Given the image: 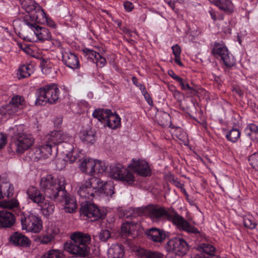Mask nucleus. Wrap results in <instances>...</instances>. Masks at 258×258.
<instances>
[{
    "instance_id": "f3484780",
    "label": "nucleus",
    "mask_w": 258,
    "mask_h": 258,
    "mask_svg": "<svg viewBox=\"0 0 258 258\" xmlns=\"http://www.w3.org/2000/svg\"><path fill=\"white\" fill-rule=\"evenodd\" d=\"M61 196L63 202L62 206L64 211L69 213L75 212L77 208L76 199L73 196L68 195L66 191L65 194L63 196L61 195Z\"/></svg>"
},
{
    "instance_id": "4c0bfd02",
    "label": "nucleus",
    "mask_w": 258,
    "mask_h": 258,
    "mask_svg": "<svg viewBox=\"0 0 258 258\" xmlns=\"http://www.w3.org/2000/svg\"><path fill=\"white\" fill-rule=\"evenodd\" d=\"M226 137L229 141L235 143L240 138V132L238 129L233 128L227 133Z\"/></svg>"
},
{
    "instance_id": "b1692460",
    "label": "nucleus",
    "mask_w": 258,
    "mask_h": 258,
    "mask_svg": "<svg viewBox=\"0 0 258 258\" xmlns=\"http://www.w3.org/2000/svg\"><path fill=\"white\" fill-rule=\"evenodd\" d=\"M95 160L93 159H85L80 165V169L82 172L90 175L95 173Z\"/></svg>"
},
{
    "instance_id": "e433bc0d",
    "label": "nucleus",
    "mask_w": 258,
    "mask_h": 258,
    "mask_svg": "<svg viewBox=\"0 0 258 258\" xmlns=\"http://www.w3.org/2000/svg\"><path fill=\"white\" fill-rule=\"evenodd\" d=\"M157 119L159 124L161 126H166L171 125L170 116L166 112H163L159 113L157 117Z\"/></svg>"
},
{
    "instance_id": "37998d69",
    "label": "nucleus",
    "mask_w": 258,
    "mask_h": 258,
    "mask_svg": "<svg viewBox=\"0 0 258 258\" xmlns=\"http://www.w3.org/2000/svg\"><path fill=\"white\" fill-rule=\"evenodd\" d=\"M54 240L52 236L45 231V233L37 237V241L41 244H47Z\"/></svg>"
},
{
    "instance_id": "8fccbe9b",
    "label": "nucleus",
    "mask_w": 258,
    "mask_h": 258,
    "mask_svg": "<svg viewBox=\"0 0 258 258\" xmlns=\"http://www.w3.org/2000/svg\"><path fill=\"white\" fill-rule=\"evenodd\" d=\"M78 157V153L76 151L73 150L72 151L67 154L66 159L67 161L70 162V163H73L75 162Z\"/></svg>"
},
{
    "instance_id": "4d7b16f0",
    "label": "nucleus",
    "mask_w": 258,
    "mask_h": 258,
    "mask_svg": "<svg viewBox=\"0 0 258 258\" xmlns=\"http://www.w3.org/2000/svg\"><path fill=\"white\" fill-rule=\"evenodd\" d=\"M132 82H133V83L136 86H137L138 88H139V89L141 90V92L146 89L145 86L143 84H142L138 82V79L136 77H132Z\"/></svg>"
},
{
    "instance_id": "c9c22d12",
    "label": "nucleus",
    "mask_w": 258,
    "mask_h": 258,
    "mask_svg": "<svg viewBox=\"0 0 258 258\" xmlns=\"http://www.w3.org/2000/svg\"><path fill=\"white\" fill-rule=\"evenodd\" d=\"M111 113L109 109H97L92 114L94 118H97L100 121L103 122L106 121L108 116Z\"/></svg>"
},
{
    "instance_id": "2eb2a0df",
    "label": "nucleus",
    "mask_w": 258,
    "mask_h": 258,
    "mask_svg": "<svg viewBox=\"0 0 258 258\" xmlns=\"http://www.w3.org/2000/svg\"><path fill=\"white\" fill-rule=\"evenodd\" d=\"M25 25L34 32L39 40L45 41L51 39V34L47 29L38 25H33L32 23H30L27 19L25 21Z\"/></svg>"
},
{
    "instance_id": "774afa93",
    "label": "nucleus",
    "mask_w": 258,
    "mask_h": 258,
    "mask_svg": "<svg viewBox=\"0 0 258 258\" xmlns=\"http://www.w3.org/2000/svg\"><path fill=\"white\" fill-rule=\"evenodd\" d=\"M173 79L176 81L178 82L180 85L183 86V79L177 75H175Z\"/></svg>"
},
{
    "instance_id": "7c9ffc66",
    "label": "nucleus",
    "mask_w": 258,
    "mask_h": 258,
    "mask_svg": "<svg viewBox=\"0 0 258 258\" xmlns=\"http://www.w3.org/2000/svg\"><path fill=\"white\" fill-rule=\"evenodd\" d=\"M34 68L32 64H25L21 66L17 71V76L19 79L29 77L33 72Z\"/></svg>"
},
{
    "instance_id": "58836bf2",
    "label": "nucleus",
    "mask_w": 258,
    "mask_h": 258,
    "mask_svg": "<svg viewBox=\"0 0 258 258\" xmlns=\"http://www.w3.org/2000/svg\"><path fill=\"white\" fill-rule=\"evenodd\" d=\"M14 106L18 107V110L21 111L25 106V101L22 96L16 95L14 96L10 102Z\"/></svg>"
},
{
    "instance_id": "412c9836",
    "label": "nucleus",
    "mask_w": 258,
    "mask_h": 258,
    "mask_svg": "<svg viewBox=\"0 0 258 258\" xmlns=\"http://www.w3.org/2000/svg\"><path fill=\"white\" fill-rule=\"evenodd\" d=\"M15 221L14 215L6 210L0 211V227H10Z\"/></svg>"
},
{
    "instance_id": "e2e57ef3",
    "label": "nucleus",
    "mask_w": 258,
    "mask_h": 258,
    "mask_svg": "<svg viewBox=\"0 0 258 258\" xmlns=\"http://www.w3.org/2000/svg\"><path fill=\"white\" fill-rule=\"evenodd\" d=\"M142 95L144 96L145 99L148 102V103L150 105H153V101L150 95V94L148 93V92L147 91L146 89L142 92Z\"/></svg>"
},
{
    "instance_id": "79ce46f5",
    "label": "nucleus",
    "mask_w": 258,
    "mask_h": 258,
    "mask_svg": "<svg viewBox=\"0 0 258 258\" xmlns=\"http://www.w3.org/2000/svg\"><path fill=\"white\" fill-rule=\"evenodd\" d=\"M45 232L54 239L55 237L59 233V229L55 225L51 224L48 226Z\"/></svg>"
},
{
    "instance_id": "6e6d98bb",
    "label": "nucleus",
    "mask_w": 258,
    "mask_h": 258,
    "mask_svg": "<svg viewBox=\"0 0 258 258\" xmlns=\"http://www.w3.org/2000/svg\"><path fill=\"white\" fill-rule=\"evenodd\" d=\"M132 225H134L136 226H135L134 228H131V233H130V235H131L133 238H135L139 234L140 225L138 224L133 223L132 222Z\"/></svg>"
},
{
    "instance_id": "680f3d73",
    "label": "nucleus",
    "mask_w": 258,
    "mask_h": 258,
    "mask_svg": "<svg viewBox=\"0 0 258 258\" xmlns=\"http://www.w3.org/2000/svg\"><path fill=\"white\" fill-rule=\"evenodd\" d=\"M180 86L183 90H188L189 91L190 93L194 95L196 94L197 91L195 89H193L192 87H190L188 84H185L184 82H183V86Z\"/></svg>"
},
{
    "instance_id": "39448f33",
    "label": "nucleus",
    "mask_w": 258,
    "mask_h": 258,
    "mask_svg": "<svg viewBox=\"0 0 258 258\" xmlns=\"http://www.w3.org/2000/svg\"><path fill=\"white\" fill-rule=\"evenodd\" d=\"M100 178L92 177L80 182L78 184V193L85 202H89L98 197L97 189Z\"/></svg>"
},
{
    "instance_id": "864d4df0",
    "label": "nucleus",
    "mask_w": 258,
    "mask_h": 258,
    "mask_svg": "<svg viewBox=\"0 0 258 258\" xmlns=\"http://www.w3.org/2000/svg\"><path fill=\"white\" fill-rule=\"evenodd\" d=\"M95 63L97 66L102 68L105 66L106 63V59L102 56L99 53L97 55L96 58L95 59Z\"/></svg>"
},
{
    "instance_id": "c85d7f7f",
    "label": "nucleus",
    "mask_w": 258,
    "mask_h": 258,
    "mask_svg": "<svg viewBox=\"0 0 258 258\" xmlns=\"http://www.w3.org/2000/svg\"><path fill=\"white\" fill-rule=\"evenodd\" d=\"M13 190V185L9 181L0 183V200L5 197L12 196Z\"/></svg>"
},
{
    "instance_id": "a211bd4d",
    "label": "nucleus",
    "mask_w": 258,
    "mask_h": 258,
    "mask_svg": "<svg viewBox=\"0 0 258 258\" xmlns=\"http://www.w3.org/2000/svg\"><path fill=\"white\" fill-rule=\"evenodd\" d=\"M146 233L148 238L155 242H161L166 237L165 231L156 228H150L147 230Z\"/></svg>"
},
{
    "instance_id": "dca6fc26",
    "label": "nucleus",
    "mask_w": 258,
    "mask_h": 258,
    "mask_svg": "<svg viewBox=\"0 0 258 258\" xmlns=\"http://www.w3.org/2000/svg\"><path fill=\"white\" fill-rule=\"evenodd\" d=\"M132 163L130 165L138 174L143 176H147L150 175L151 171L148 163L144 160L139 159L136 160L133 159Z\"/></svg>"
},
{
    "instance_id": "0eeeda50",
    "label": "nucleus",
    "mask_w": 258,
    "mask_h": 258,
    "mask_svg": "<svg viewBox=\"0 0 258 258\" xmlns=\"http://www.w3.org/2000/svg\"><path fill=\"white\" fill-rule=\"evenodd\" d=\"M110 175L115 180H120L128 184H132L135 181L132 173L127 170L120 164H114L110 167Z\"/></svg>"
},
{
    "instance_id": "473e14b6",
    "label": "nucleus",
    "mask_w": 258,
    "mask_h": 258,
    "mask_svg": "<svg viewBox=\"0 0 258 258\" xmlns=\"http://www.w3.org/2000/svg\"><path fill=\"white\" fill-rule=\"evenodd\" d=\"M21 5L22 8L25 10L28 13L27 15H30L31 13L34 12V10L39 5L36 3L34 0H19Z\"/></svg>"
},
{
    "instance_id": "393cba45",
    "label": "nucleus",
    "mask_w": 258,
    "mask_h": 258,
    "mask_svg": "<svg viewBox=\"0 0 258 258\" xmlns=\"http://www.w3.org/2000/svg\"><path fill=\"white\" fill-rule=\"evenodd\" d=\"M97 189L99 191L98 196L102 194L106 196H111L114 194V186L111 182H105L100 178V182L98 184Z\"/></svg>"
},
{
    "instance_id": "9d476101",
    "label": "nucleus",
    "mask_w": 258,
    "mask_h": 258,
    "mask_svg": "<svg viewBox=\"0 0 258 258\" xmlns=\"http://www.w3.org/2000/svg\"><path fill=\"white\" fill-rule=\"evenodd\" d=\"M165 249L168 252H173L179 255H185L188 250L187 242L182 238H175L170 239L165 245Z\"/></svg>"
},
{
    "instance_id": "f704fd0d",
    "label": "nucleus",
    "mask_w": 258,
    "mask_h": 258,
    "mask_svg": "<svg viewBox=\"0 0 258 258\" xmlns=\"http://www.w3.org/2000/svg\"><path fill=\"white\" fill-rule=\"evenodd\" d=\"M246 136L253 141H258V127L253 123L247 125L244 130Z\"/></svg>"
},
{
    "instance_id": "13d9d810",
    "label": "nucleus",
    "mask_w": 258,
    "mask_h": 258,
    "mask_svg": "<svg viewBox=\"0 0 258 258\" xmlns=\"http://www.w3.org/2000/svg\"><path fill=\"white\" fill-rule=\"evenodd\" d=\"M171 49L174 56H180L181 50L180 46L178 44L173 45L171 47Z\"/></svg>"
},
{
    "instance_id": "c756f323",
    "label": "nucleus",
    "mask_w": 258,
    "mask_h": 258,
    "mask_svg": "<svg viewBox=\"0 0 258 258\" xmlns=\"http://www.w3.org/2000/svg\"><path fill=\"white\" fill-rule=\"evenodd\" d=\"M18 107L14 106L11 103L0 107V114L2 116H11L20 113Z\"/></svg>"
},
{
    "instance_id": "bb28decb",
    "label": "nucleus",
    "mask_w": 258,
    "mask_h": 258,
    "mask_svg": "<svg viewBox=\"0 0 258 258\" xmlns=\"http://www.w3.org/2000/svg\"><path fill=\"white\" fill-rule=\"evenodd\" d=\"M52 147V145H50L49 143H46L44 140V143L37 147L36 153L37 154L40 155V158H47L51 154Z\"/></svg>"
},
{
    "instance_id": "052dcab7",
    "label": "nucleus",
    "mask_w": 258,
    "mask_h": 258,
    "mask_svg": "<svg viewBox=\"0 0 258 258\" xmlns=\"http://www.w3.org/2000/svg\"><path fill=\"white\" fill-rule=\"evenodd\" d=\"M44 24H46L48 26L52 28H56V24L53 21V20L49 17L48 16L46 18V21L44 22Z\"/></svg>"
},
{
    "instance_id": "1a4fd4ad",
    "label": "nucleus",
    "mask_w": 258,
    "mask_h": 258,
    "mask_svg": "<svg viewBox=\"0 0 258 258\" xmlns=\"http://www.w3.org/2000/svg\"><path fill=\"white\" fill-rule=\"evenodd\" d=\"M211 53L214 55L220 56L226 67H230L234 64L233 56L230 55L228 48L224 43L214 42L212 45Z\"/></svg>"
},
{
    "instance_id": "bf43d9fd",
    "label": "nucleus",
    "mask_w": 258,
    "mask_h": 258,
    "mask_svg": "<svg viewBox=\"0 0 258 258\" xmlns=\"http://www.w3.org/2000/svg\"><path fill=\"white\" fill-rule=\"evenodd\" d=\"M7 137L2 133H0V150L3 148L6 144Z\"/></svg>"
},
{
    "instance_id": "6ab92c4d",
    "label": "nucleus",
    "mask_w": 258,
    "mask_h": 258,
    "mask_svg": "<svg viewBox=\"0 0 258 258\" xmlns=\"http://www.w3.org/2000/svg\"><path fill=\"white\" fill-rule=\"evenodd\" d=\"M10 238L11 242L16 246L28 247L31 244L30 239L24 235L19 232H15L11 235Z\"/></svg>"
},
{
    "instance_id": "7ed1b4c3",
    "label": "nucleus",
    "mask_w": 258,
    "mask_h": 258,
    "mask_svg": "<svg viewBox=\"0 0 258 258\" xmlns=\"http://www.w3.org/2000/svg\"><path fill=\"white\" fill-rule=\"evenodd\" d=\"M23 125L19 124L10 128L9 131L12 136L11 148L18 154H22L29 149L34 143V139L31 135L22 133Z\"/></svg>"
},
{
    "instance_id": "cd10ccee",
    "label": "nucleus",
    "mask_w": 258,
    "mask_h": 258,
    "mask_svg": "<svg viewBox=\"0 0 258 258\" xmlns=\"http://www.w3.org/2000/svg\"><path fill=\"white\" fill-rule=\"evenodd\" d=\"M106 125L111 129H116L121 125V118L117 114L111 112L106 121Z\"/></svg>"
},
{
    "instance_id": "20e7f679",
    "label": "nucleus",
    "mask_w": 258,
    "mask_h": 258,
    "mask_svg": "<svg viewBox=\"0 0 258 258\" xmlns=\"http://www.w3.org/2000/svg\"><path fill=\"white\" fill-rule=\"evenodd\" d=\"M40 185L46 196L52 200L59 201V195L63 196L65 194L63 177L56 178L50 174L47 175L42 178Z\"/></svg>"
},
{
    "instance_id": "49530a36",
    "label": "nucleus",
    "mask_w": 258,
    "mask_h": 258,
    "mask_svg": "<svg viewBox=\"0 0 258 258\" xmlns=\"http://www.w3.org/2000/svg\"><path fill=\"white\" fill-rule=\"evenodd\" d=\"M249 164L256 169H258V152L254 153L248 158Z\"/></svg>"
},
{
    "instance_id": "4be33fe9",
    "label": "nucleus",
    "mask_w": 258,
    "mask_h": 258,
    "mask_svg": "<svg viewBox=\"0 0 258 258\" xmlns=\"http://www.w3.org/2000/svg\"><path fill=\"white\" fill-rule=\"evenodd\" d=\"M27 195L29 199L38 206L42 203L45 198L40 191L34 186L29 187L27 191Z\"/></svg>"
},
{
    "instance_id": "c03bdc74",
    "label": "nucleus",
    "mask_w": 258,
    "mask_h": 258,
    "mask_svg": "<svg viewBox=\"0 0 258 258\" xmlns=\"http://www.w3.org/2000/svg\"><path fill=\"white\" fill-rule=\"evenodd\" d=\"M95 172L103 173L105 172L107 166L104 162L95 160Z\"/></svg>"
},
{
    "instance_id": "f8f14e48",
    "label": "nucleus",
    "mask_w": 258,
    "mask_h": 258,
    "mask_svg": "<svg viewBox=\"0 0 258 258\" xmlns=\"http://www.w3.org/2000/svg\"><path fill=\"white\" fill-rule=\"evenodd\" d=\"M82 213L91 221H95L99 219L104 218L105 214L94 204H86L81 208Z\"/></svg>"
},
{
    "instance_id": "a19ab883",
    "label": "nucleus",
    "mask_w": 258,
    "mask_h": 258,
    "mask_svg": "<svg viewBox=\"0 0 258 258\" xmlns=\"http://www.w3.org/2000/svg\"><path fill=\"white\" fill-rule=\"evenodd\" d=\"M40 66L43 74H49L51 73L52 64L49 59H42L40 60Z\"/></svg>"
},
{
    "instance_id": "6e6552de",
    "label": "nucleus",
    "mask_w": 258,
    "mask_h": 258,
    "mask_svg": "<svg viewBox=\"0 0 258 258\" xmlns=\"http://www.w3.org/2000/svg\"><path fill=\"white\" fill-rule=\"evenodd\" d=\"M22 228L27 232L38 233L42 229V222L41 218L33 213L23 216L21 219Z\"/></svg>"
},
{
    "instance_id": "2f4dec72",
    "label": "nucleus",
    "mask_w": 258,
    "mask_h": 258,
    "mask_svg": "<svg viewBox=\"0 0 258 258\" xmlns=\"http://www.w3.org/2000/svg\"><path fill=\"white\" fill-rule=\"evenodd\" d=\"M137 254L140 258H165V256L157 251H151L143 248L139 249Z\"/></svg>"
},
{
    "instance_id": "de8ad7c7",
    "label": "nucleus",
    "mask_w": 258,
    "mask_h": 258,
    "mask_svg": "<svg viewBox=\"0 0 258 258\" xmlns=\"http://www.w3.org/2000/svg\"><path fill=\"white\" fill-rule=\"evenodd\" d=\"M244 225L249 229H254L256 227V223L252 217H244L243 218Z\"/></svg>"
},
{
    "instance_id": "f03ea898",
    "label": "nucleus",
    "mask_w": 258,
    "mask_h": 258,
    "mask_svg": "<svg viewBox=\"0 0 258 258\" xmlns=\"http://www.w3.org/2000/svg\"><path fill=\"white\" fill-rule=\"evenodd\" d=\"M71 240L64 244V250L79 257H86L90 254L91 236L86 233L75 232L70 235Z\"/></svg>"
},
{
    "instance_id": "72a5a7b5",
    "label": "nucleus",
    "mask_w": 258,
    "mask_h": 258,
    "mask_svg": "<svg viewBox=\"0 0 258 258\" xmlns=\"http://www.w3.org/2000/svg\"><path fill=\"white\" fill-rule=\"evenodd\" d=\"M39 206L40 207L43 214L45 216L52 215L54 211L55 206L54 204L45 199Z\"/></svg>"
},
{
    "instance_id": "5fc2aeb1",
    "label": "nucleus",
    "mask_w": 258,
    "mask_h": 258,
    "mask_svg": "<svg viewBox=\"0 0 258 258\" xmlns=\"http://www.w3.org/2000/svg\"><path fill=\"white\" fill-rule=\"evenodd\" d=\"M19 205V202L17 200L15 199H13L12 200H9L5 202V207L9 209H13L14 208H16Z\"/></svg>"
},
{
    "instance_id": "3c124183",
    "label": "nucleus",
    "mask_w": 258,
    "mask_h": 258,
    "mask_svg": "<svg viewBox=\"0 0 258 258\" xmlns=\"http://www.w3.org/2000/svg\"><path fill=\"white\" fill-rule=\"evenodd\" d=\"M99 238L102 241H106L110 237V233L109 230L106 229L101 230L99 233Z\"/></svg>"
},
{
    "instance_id": "0e129e2a",
    "label": "nucleus",
    "mask_w": 258,
    "mask_h": 258,
    "mask_svg": "<svg viewBox=\"0 0 258 258\" xmlns=\"http://www.w3.org/2000/svg\"><path fill=\"white\" fill-rule=\"evenodd\" d=\"M124 9L127 12H131L134 8L133 4L128 1H126L123 4Z\"/></svg>"
},
{
    "instance_id": "aec40b11",
    "label": "nucleus",
    "mask_w": 258,
    "mask_h": 258,
    "mask_svg": "<svg viewBox=\"0 0 258 258\" xmlns=\"http://www.w3.org/2000/svg\"><path fill=\"white\" fill-rule=\"evenodd\" d=\"M79 137L82 142L87 144H92L95 142V132L90 127L83 128Z\"/></svg>"
},
{
    "instance_id": "5701e85b",
    "label": "nucleus",
    "mask_w": 258,
    "mask_h": 258,
    "mask_svg": "<svg viewBox=\"0 0 258 258\" xmlns=\"http://www.w3.org/2000/svg\"><path fill=\"white\" fill-rule=\"evenodd\" d=\"M124 254L123 246L120 244H113L108 249V258H122Z\"/></svg>"
},
{
    "instance_id": "9b49d317",
    "label": "nucleus",
    "mask_w": 258,
    "mask_h": 258,
    "mask_svg": "<svg viewBox=\"0 0 258 258\" xmlns=\"http://www.w3.org/2000/svg\"><path fill=\"white\" fill-rule=\"evenodd\" d=\"M71 139V136L62 131H54L49 133L44 139L46 143H49L50 145H55L64 142H68Z\"/></svg>"
},
{
    "instance_id": "69168bd1",
    "label": "nucleus",
    "mask_w": 258,
    "mask_h": 258,
    "mask_svg": "<svg viewBox=\"0 0 258 258\" xmlns=\"http://www.w3.org/2000/svg\"><path fill=\"white\" fill-rule=\"evenodd\" d=\"M172 94L175 98L177 99H180L181 94L175 87H173Z\"/></svg>"
},
{
    "instance_id": "a18cd8bd",
    "label": "nucleus",
    "mask_w": 258,
    "mask_h": 258,
    "mask_svg": "<svg viewBox=\"0 0 258 258\" xmlns=\"http://www.w3.org/2000/svg\"><path fill=\"white\" fill-rule=\"evenodd\" d=\"M83 52L85 54V56L88 59H92L95 62V59L96 58L97 55L99 53L93 50L87 48H85L83 49Z\"/></svg>"
},
{
    "instance_id": "09e8293b",
    "label": "nucleus",
    "mask_w": 258,
    "mask_h": 258,
    "mask_svg": "<svg viewBox=\"0 0 258 258\" xmlns=\"http://www.w3.org/2000/svg\"><path fill=\"white\" fill-rule=\"evenodd\" d=\"M135 226L132 225V222H126L123 223L121 226V232L125 236H129L131 233V228H134Z\"/></svg>"
},
{
    "instance_id": "603ef678",
    "label": "nucleus",
    "mask_w": 258,
    "mask_h": 258,
    "mask_svg": "<svg viewBox=\"0 0 258 258\" xmlns=\"http://www.w3.org/2000/svg\"><path fill=\"white\" fill-rule=\"evenodd\" d=\"M50 258H62V252L58 249H50L47 251Z\"/></svg>"
},
{
    "instance_id": "f257e3e1",
    "label": "nucleus",
    "mask_w": 258,
    "mask_h": 258,
    "mask_svg": "<svg viewBox=\"0 0 258 258\" xmlns=\"http://www.w3.org/2000/svg\"><path fill=\"white\" fill-rule=\"evenodd\" d=\"M136 216H147L153 221H157L166 219L171 221L178 228L188 233H199V231L191 226L184 218L172 209H165L157 205H148L137 208L134 210Z\"/></svg>"
},
{
    "instance_id": "4468645a",
    "label": "nucleus",
    "mask_w": 258,
    "mask_h": 258,
    "mask_svg": "<svg viewBox=\"0 0 258 258\" xmlns=\"http://www.w3.org/2000/svg\"><path fill=\"white\" fill-rule=\"evenodd\" d=\"M47 16L42 8L39 6H37L34 12L31 13L30 15L25 16L24 23L25 24V21L27 19L30 23H32L33 25H37L36 23L44 24V22L46 21Z\"/></svg>"
},
{
    "instance_id": "ea45409f",
    "label": "nucleus",
    "mask_w": 258,
    "mask_h": 258,
    "mask_svg": "<svg viewBox=\"0 0 258 258\" xmlns=\"http://www.w3.org/2000/svg\"><path fill=\"white\" fill-rule=\"evenodd\" d=\"M199 248L203 252L209 255H213L215 252V247L209 242H203L199 245Z\"/></svg>"
},
{
    "instance_id": "423d86ee",
    "label": "nucleus",
    "mask_w": 258,
    "mask_h": 258,
    "mask_svg": "<svg viewBox=\"0 0 258 258\" xmlns=\"http://www.w3.org/2000/svg\"><path fill=\"white\" fill-rule=\"evenodd\" d=\"M59 94L60 91L56 84L50 83L46 85L39 89L36 104L55 103L59 99Z\"/></svg>"
},
{
    "instance_id": "338daca9",
    "label": "nucleus",
    "mask_w": 258,
    "mask_h": 258,
    "mask_svg": "<svg viewBox=\"0 0 258 258\" xmlns=\"http://www.w3.org/2000/svg\"><path fill=\"white\" fill-rule=\"evenodd\" d=\"M62 119L61 117L56 118L54 119L53 122L55 126H58L62 123Z\"/></svg>"
},
{
    "instance_id": "ddd939ff",
    "label": "nucleus",
    "mask_w": 258,
    "mask_h": 258,
    "mask_svg": "<svg viewBox=\"0 0 258 258\" xmlns=\"http://www.w3.org/2000/svg\"><path fill=\"white\" fill-rule=\"evenodd\" d=\"M61 53L62 61L66 67L73 70L80 68L79 58L76 54L66 50H62Z\"/></svg>"
},
{
    "instance_id": "a878e982",
    "label": "nucleus",
    "mask_w": 258,
    "mask_h": 258,
    "mask_svg": "<svg viewBox=\"0 0 258 258\" xmlns=\"http://www.w3.org/2000/svg\"><path fill=\"white\" fill-rule=\"evenodd\" d=\"M219 9L224 12L230 14L233 11V4L229 0H209Z\"/></svg>"
}]
</instances>
